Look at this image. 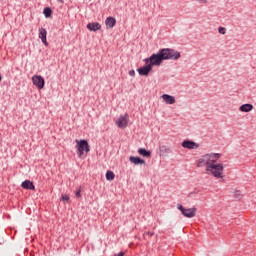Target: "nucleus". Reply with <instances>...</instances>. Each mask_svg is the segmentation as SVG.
I'll use <instances>...</instances> for the list:
<instances>
[{
  "instance_id": "nucleus-9",
  "label": "nucleus",
  "mask_w": 256,
  "mask_h": 256,
  "mask_svg": "<svg viewBox=\"0 0 256 256\" xmlns=\"http://www.w3.org/2000/svg\"><path fill=\"white\" fill-rule=\"evenodd\" d=\"M46 35H48V32H46V29L40 28L38 37L39 39H41V42H43L44 46L48 47V41L46 40Z\"/></svg>"
},
{
  "instance_id": "nucleus-4",
  "label": "nucleus",
  "mask_w": 256,
  "mask_h": 256,
  "mask_svg": "<svg viewBox=\"0 0 256 256\" xmlns=\"http://www.w3.org/2000/svg\"><path fill=\"white\" fill-rule=\"evenodd\" d=\"M176 208L184 215L185 218H194L197 213V208H184L182 204H177Z\"/></svg>"
},
{
  "instance_id": "nucleus-7",
  "label": "nucleus",
  "mask_w": 256,
  "mask_h": 256,
  "mask_svg": "<svg viewBox=\"0 0 256 256\" xmlns=\"http://www.w3.org/2000/svg\"><path fill=\"white\" fill-rule=\"evenodd\" d=\"M31 82H33V85H35L38 90H42L45 88V79L40 75H35L31 77Z\"/></svg>"
},
{
  "instance_id": "nucleus-14",
  "label": "nucleus",
  "mask_w": 256,
  "mask_h": 256,
  "mask_svg": "<svg viewBox=\"0 0 256 256\" xmlns=\"http://www.w3.org/2000/svg\"><path fill=\"white\" fill-rule=\"evenodd\" d=\"M254 110V105L252 104H244L239 107V111L242 113H249L250 111Z\"/></svg>"
},
{
  "instance_id": "nucleus-1",
  "label": "nucleus",
  "mask_w": 256,
  "mask_h": 256,
  "mask_svg": "<svg viewBox=\"0 0 256 256\" xmlns=\"http://www.w3.org/2000/svg\"><path fill=\"white\" fill-rule=\"evenodd\" d=\"M221 158L220 153H208L204 154L197 161V168H204L206 175L214 177L216 179L224 178V164L217 163Z\"/></svg>"
},
{
  "instance_id": "nucleus-16",
  "label": "nucleus",
  "mask_w": 256,
  "mask_h": 256,
  "mask_svg": "<svg viewBox=\"0 0 256 256\" xmlns=\"http://www.w3.org/2000/svg\"><path fill=\"white\" fill-rule=\"evenodd\" d=\"M105 24L109 29H113V27L116 25V19L113 17H108L106 18Z\"/></svg>"
},
{
  "instance_id": "nucleus-17",
  "label": "nucleus",
  "mask_w": 256,
  "mask_h": 256,
  "mask_svg": "<svg viewBox=\"0 0 256 256\" xmlns=\"http://www.w3.org/2000/svg\"><path fill=\"white\" fill-rule=\"evenodd\" d=\"M138 155L144 157V158H150L151 153L149 150L145 149V148H139L138 149Z\"/></svg>"
},
{
  "instance_id": "nucleus-28",
  "label": "nucleus",
  "mask_w": 256,
  "mask_h": 256,
  "mask_svg": "<svg viewBox=\"0 0 256 256\" xmlns=\"http://www.w3.org/2000/svg\"><path fill=\"white\" fill-rule=\"evenodd\" d=\"M1 79H2V78L0 77V81H1Z\"/></svg>"
},
{
  "instance_id": "nucleus-2",
  "label": "nucleus",
  "mask_w": 256,
  "mask_h": 256,
  "mask_svg": "<svg viewBox=\"0 0 256 256\" xmlns=\"http://www.w3.org/2000/svg\"><path fill=\"white\" fill-rule=\"evenodd\" d=\"M181 58V53L171 48L161 49V60H172L176 61Z\"/></svg>"
},
{
  "instance_id": "nucleus-21",
  "label": "nucleus",
  "mask_w": 256,
  "mask_h": 256,
  "mask_svg": "<svg viewBox=\"0 0 256 256\" xmlns=\"http://www.w3.org/2000/svg\"><path fill=\"white\" fill-rule=\"evenodd\" d=\"M81 192H82V188L78 187L77 190H75V198H80Z\"/></svg>"
},
{
  "instance_id": "nucleus-15",
  "label": "nucleus",
  "mask_w": 256,
  "mask_h": 256,
  "mask_svg": "<svg viewBox=\"0 0 256 256\" xmlns=\"http://www.w3.org/2000/svg\"><path fill=\"white\" fill-rule=\"evenodd\" d=\"M22 188L25 190H35V185L30 180H25L22 182Z\"/></svg>"
},
{
  "instance_id": "nucleus-18",
  "label": "nucleus",
  "mask_w": 256,
  "mask_h": 256,
  "mask_svg": "<svg viewBox=\"0 0 256 256\" xmlns=\"http://www.w3.org/2000/svg\"><path fill=\"white\" fill-rule=\"evenodd\" d=\"M114 177H115V175H114V173L112 171L106 172V180L113 181Z\"/></svg>"
},
{
  "instance_id": "nucleus-6",
  "label": "nucleus",
  "mask_w": 256,
  "mask_h": 256,
  "mask_svg": "<svg viewBox=\"0 0 256 256\" xmlns=\"http://www.w3.org/2000/svg\"><path fill=\"white\" fill-rule=\"evenodd\" d=\"M129 125V115L123 114L120 115L119 118L116 120V126L119 127V129H125Z\"/></svg>"
},
{
  "instance_id": "nucleus-8",
  "label": "nucleus",
  "mask_w": 256,
  "mask_h": 256,
  "mask_svg": "<svg viewBox=\"0 0 256 256\" xmlns=\"http://www.w3.org/2000/svg\"><path fill=\"white\" fill-rule=\"evenodd\" d=\"M182 147L189 150H196L199 149V143H195L190 140H184V142H182Z\"/></svg>"
},
{
  "instance_id": "nucleus-12",
  "label": "nucleus",
  "mask_w": 256,
  "mask_h": 256,
  "mask_svg": "<svg viewBox=\"0 0 256 256\" xmlns=\"http://www.w3.org/2000/svg\"><path fill=\"white\" fill-rule=\"evenodd\" d=\"M151 68L152 66L150 65H146V66H143L142 68H138L137 69V72L140 76H148V74L150 73L151 71Z\"/></svg>"
},
{
  "instance_id": "nucleus-24",
  "label": "nucleus",
  "mask_w": 256,
  "mask_h": 256,
  "mask_svg": "<svg viewBox=\"0 0 256 256\" xmlns=\"http://www.w3.org/2000/svg\"><path fill=\"white\" fill-rule=\"evenodd\" d=\"M218 33L221 34V35L226 34V28H224V27H218Z\"/></svg>"
},
{
  "instance_id": "nucleus-22",
  "label": "nucleus",
  "mask_w": 256,
  "mask_h": 256,
  "mask_svg": "<svg viewBox=\"0 0 256 256\" xmlns=\"http://www.w3.org/2000/svg\"><path fill=\"white\" fill-rule=\"evenodd\" d=\"M234 197H236L237 199H241V198H242V193H241V191L236 190V191L234 192Z\"/></svg>"
},
{
  "instance_id": "nucleus-23",
  "label": "nucleus",
  "mask_w": 256,
  "mask_h": 256,
  "mask_svg": "<svg viewBox=\"0 0 256 256\" xmlns=\"http://www.w3.org/2000/svg\"><path fill=\"white\" fill-rule=\"evenodd\" d=\"M69 200H70L69 195H62V196L60 197V201H65V202H67V201H69Z\"/></svg>"
},
{
  "instance_id": "nucleus-25",
  "label": "nucleus",
  "mask_w": 256,
  "mask_h": 256,
  "mask_svg": "<svg viewBox=\"0 0 256 256\" xmlns=\"http://www.w3.org/2000/svg\"><path fill=\"white\" fill-rule=\"evenodd\" d=\"M129 76L130 77H134L135 76V71L134 70H130L129 71Z\"/></svg>"
},
{
  "instance_id": "nucleus-5",
  "label": "nucleus",
  "mask_w": 256,
  "mask_h": 256,
  "mask_svg": "<svg viewBox=\"0 0 256 256\" xmlns=\"http://www.w3.org/2000/svg\"><path fill=\"white\" fill-rule=\"evenodd\" d=\"M146 66H160L161 64V51H158V53L153 54L150 56V58L145 59Z\"/></svg>"
},
{
  "instance_id": "nucleus-13",
  "label": "nucleus",
  "mask_w": 256,
  "mask_h": 256,
  "mask_svg": "<svg viewBox=\"0 0 256 256\" xmlns=\"http://www.w3.org/2000/svg\"><path fill=\"white\" fill-rule=\"evenodd\" d=\"M129 161L130 163H132L133 165H145V161L142 160L139 157H135V156H130L129 157Z\"/></svg>"
},
{
  "instance_id": "nucleus-20",
  "label": "nucleus",
  "mask_w": 256,
  "mask_h": 256,
  "mask_svg": "<svg viewBox=\"0 0 256 256\" xmlns=\"http://www.w3.org/2000/svg\"><path fill=\"white\" fill-rule=\"evenodd\" d=\"M193 2L198 3L200 5H207L210 0H193Z\"/></svg>"
},
{
  "instance_id": "nucleus-27",
  "label": "nucleus",
  "mask_w": 256,
  "mask_h": 256,
  "mask_svg": "<svg viewBox=\"0 0 256 256\" xmlns=\"http://www.w3.org/2000/svg\"><path fill=\"white\" fill-rule=\"evenodd\" d=\"M114 256H124V252H120L119 254H116Z\"/></svg>"
},
{
  "instance_id": "nucleus-11",
  "label": "nucleus",
  "mask_w": 256,
  "mask_h": 256,
  "mask_svg": "<svg viewBox=\"0 0 256 256\" xmlns=\"http://www.w3.org/2000/svg\"><path fill=\"white\" fill-rule=\"evenodd\" d=\"M161 99H163V102L167 105H174V103H176V98L168 94L161 96Z\"/></svg>"
},
{
  "instance_id": "nucleus-3",
  "label": "nucleus",
  "mask_w": 256,
  "mask_h": 256,
  "mask_svg": "<svg viewBox=\"0 0 256 256\" xmlns=\"http://www.w3.org/2000/svg\"><path fill=\"white\" fill-rule=\"evenodd\" d=\"M75 143H77V155L78 158L87 157L88 152H90V146L88 145L87 140H75Z\"/></svg>"
},
{
  "instance_id": "nucleus-10",
  "label": "nucleus",
  "mask_w": 256,
  "mask_h": 256,
  "mask_svg": "<svg viewBox=\"0 0 256 256\" xmlns=\"http://www.w3.org/2000/svg\"><path fill=\"white\" fill-rule=\"evenodd\" d=\"M86 29L91 32L100 31L101 25L98 22H90L88 25H86Z\"/></svg>"
},
{
  "instance_id": "nucleus-19",
  "label": "nucleus",
  "mask_w": 256,
  "mask_h": 256,
  "mask_svg": "<svg viewBox=\"0 0 256 256\" xmlns=\"http://www.w3.org/2000/svg\"><path fill=\"white\" fill-rule=\"evenodd\" d=\"M43 14L46 18H49L51 16V9L50 8H44Z\"/></svg>"
},
{
  "instance_id": "nucleus-26",
  "label": "nucleus",
  "mask_w": 256,
  "mask_h": 256,
  "mask_svg": "<svg viewBox=\"0 0 256 256\" xmlns=\"http://www.w3.org/2000/svg\"><path fill=\"white\" fill-rule=\"evenodd\" d=\"M148 236H150V233H148V232H146L145 234H143V237H144L145 239H147Z\"/></svg>"
}]
</instances>
